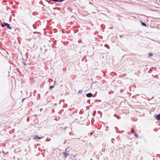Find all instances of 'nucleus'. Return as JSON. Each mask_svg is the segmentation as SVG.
<instances>
[{
    "instance_id": "423d86ee",
    "label": "nucleus",
    "mask_w": 160,
    "mask_h": 160,
    "mask_svg": "<svg viewBox=\"0 0 160 160\" xmlns=\"http://www.w3.org/2000/svg\"><path fill=\"white\" fill-rule=\"evenodd\" d=\"M53 1L57 2L58 0H52Z\"/></svg>"
},
{
    "instance_id": "f03ea898",
    "label": "nucleus",
    "mask_w": 160,
    "mask_h": 160,
    "mask_svg": "<svg viewBox=\"0 0 160 160\" xmlns=\"http://www.w3.org/2000/svg\"><path fill=\"white\" fill-rule=\"evenodd\" d=\"M86 96L88 97H91L92 96V94L91 93H89L87 94Z\"/></svg>"
},
{
    "instance_id": "f257e3e1",
    "label": "nucleus",
    "mask_w": 160,
    "mask_h": 160,
    "mask_svg": "<svg viewBox=\"0 0 160 160\" xmlns=\"http://www.w3.org/2000/svg\"><path fill=\"white\" fill-rule=\"evenodd\" d=\"M156 119L158 120H160V114H158L156 116Z\"/></svg>"
},
{
    "instance_id": "20e7f679",
    "label": "nucleus",
    "mask_w": 160,
    "mask_h": 160,
    "mask_svg": "<svg viewBox=\"0 0 160 160\" xmlns=\"http://www.w3.org/2000/svg\"><path fill=\"white\" fill-rule=\"evenodd\" d=\"M6 25H5V23L4 24H2V26L3 27H4L5 26H6Z\"/></svg>"
},
{
    "instance_id": "7ed1b4c3",
    "label": "nucleus",
    "mask_w": 160,
    "mask_h": 160,
    "mask_svg": "<svg viewBox=\"0 0 160 160\" xmlns=\"http://www.w3.org/2000/svg\"><path fill=\"white\" fill-rule=\"evenodd\" d=\"M5 25H6V26H7V27L8 28L11 29V28H10V27H9V25L7 23H5Z\"/></svg>"
},
{
    "instance_id": "39448f33",
    "label": "nucleus",
    "mask_w": 160,
    "mask_h": 160,
    "mask_svg": "<svg viewBox=\"0 0 160 160\" xmlns=\"http://www.w3.org/2000/svg\"><path fill=\"white\" fill-rule=\"evenodd\" d=\"M142 24L144 25V26H146V24H145V23H142Z\"/></svg>"
}]
</instances>
